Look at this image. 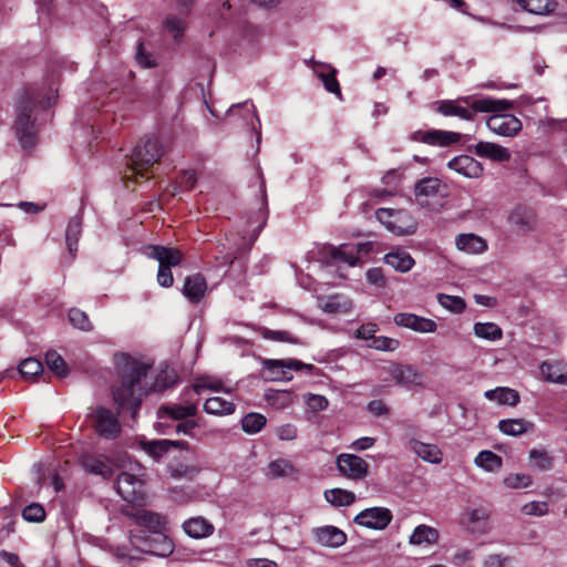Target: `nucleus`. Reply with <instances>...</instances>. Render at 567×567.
<instances>
[{
    "label": "nucleus",
    "mask_w": 567,
    "mask_h": 567,
    "mask_svg": "<svg viewBox=\"0 0 567 567\" xmlns=\"http://www.w3.org/2000/svg\"><path fill=\"white\" fill-rule=\"evenodd\" d=\"M437 301L443 308L455 313H461L465 309V301L457 296L439 293Z\"/></svg>",
    "instance_id": "nucleus-50"
},
{
    "label": "nucleus",
    "mask_w": 567,
    "mask_h": 567,
    "mask_svg": "<svg viewBox=\"0 0 567 567\" xmlns=\"http://www.w3.org/2000/svg\"><path fill=\"white\" fill-rule=\"evenodd\" d=\"M476 466L486 472H496L502 467V457L492 451H481L474 460Z\"/></svg>",
    "instance_id": "nucleus-43"
},
{
    "label": "nucleus",
    "mask_w": 567,
    "mask_h": 567,
    "mask_svg": "<svg viewBox=\"0 0 567 567\" xmlns=\"http://www.w3.org/2000/svg\"><path fill=\"white\" fill-rule=\"evenodd\" d=\"M177 381V375L174 370H163L155 379L152 384L153 391H163L172 385H174Z\"/></svg>",
    "instance_id": "nucleus-53"
},
{
    "label": "nucleus",
    "mask_w": 567,
    "mask_h": 567,
    "mask_svg": "<svg viewBox=\"0 0 567 567\" xmlns=\"http://www.w3.org/2000/svg\"><path fill=\"white\" fill-rule=\"evenodd\" d=\"M542 377L551 383H567V364L558 361H545L539 367Z\"/></svg>",
    "instance_id": "nucleus-24"
},
{
    "label": "nucleus",
    "mask_w": 567,
    "mask_h": 567,
    "mask_svg": "<svg viewBox=\"0 0 567 567\" xmlns=\"http://www.w3.org/2000/svg\"><path fill=\"white\" fill-rule=\"evenodd\" d=\"M164 24L166 30L172 33L175 39H178L184 33L185 22L182 19L167 17Z\"/></svg>",
    "instance_id": "nucleus-60"
},
{
    "label": "nucleus",
    "mask_w": 567,
    "mask_h": 567,
    "mask_svg": "<svg viewBox=\"0 0 567 567\" xmlns=\"http://www.w3.org/2000/svg\"><path fill=\"white\" fill-rule=\"evenodd\" d=\"M315 72L323 82L326 90L341 99L340 85L336 79L337 70L327 64H317Z\"/></svg>",
    "instance_id": "nucleus-31"
},
{
    "label": "nucleus",
    "mask_w": 567,
    "mask_h": 567,
    "mask_svg": "<svg viewBox=\"0 0 567 567\" xmlns=\"http://www.w3.org/2000/svg\"><path fill=\"white\" fill-rule=\"evenodd\" d=\"M353 520L365 528L382 530L391 523L392 513L385 507H371L360 512Z\"/></svg>",
    "instance_id": "nucleus-11"
},
{
    "label": "nucleus",
    "mask_w": 567,
    "mask_h": 567,
    "mask_svg": "<svg viewBox=\"0 0 567 567\" xmlns=\"http://www.w3.org/2000/svg\"><path fill=\"white\" fill-rule=\"evenodd\" d=\"M163 155L162 145L156 137H146L134 148L130 165L124 172V179L136 182L145 177L148 169L158 162Z\"/></svg>",
    "instance_id": "nucleus-3"
},
{
    "label": "nucleus",
    "mask_w": 567,
    "mask_h": 567,
    "mask_svg": "<svg viewBox=\"0 0 567 567\" xmlns=\"http://www.w3.org/2000/svg\"><path fill=\"white\" fill-rule=\"evenodd\" d=\"M509 557L501 554H492L483 560V567H511Z\"/></svg>",
    "instance_id": "nucleus-63"
},
{
    "label": "nucleus",
    "mask_w": 567,
    "mask_h": 567,
    "mask_svg": "<svg viewBox=\"0 0 567 567\" xmlns=\"http://www.w3.org/2000/svg\"><path fill=\"white\" fill-rule=\"evenodd\" d=\"M437 539V530L426 525L417 526L410 536V543L413 545H433Z\"/></svg>",
    "instance_id": "nucleus-40"
},
{
    "label": "nucleus",
    "mask_w": 567,
    "mask_h": 567,
    "mask_svg": "<svg viewBox=\"0 0 567 567\" xmlns=\"http://www.w3.org/2000/svg\"><path fill=\"white\" fill-rule=\"evenodd\" d=\"M528 460L530 467L538 472H548L555 464L554 456L545 449H532L528 452Z\"/></svg>",
    "instance_id": "nucleus-30"
},
{
    "label": "nucleus",
    "mask_w": 567,
    "mask_h": 567,
    "mask_svg": "<svg viewBox=\"0 0 567 567\" xmlns=\"http://www.w3.org/2000/svg\"><path fill=\"white\" fill-rule=\"evenodd\" d=\"M503 483L507 488H526L533 484V478L525 473H512L503 480Z\"/></svg>",
    "instance_id": "nucleus-52"
},
{
    "label": "nucleus",
    "mask_w": 567,
    "mask_h": 567,
    "mask_svg": "<svg viewBox=\"0 0 567 567\" xmlns=\"http://www.w3.org/2000/svg\"><path fill=\"white\" fill-rule=\"evenodd\" d=\"M509 224L520 234H527L536 227V215L525 207H516L508 216Z\"/></svg>",
    "instance_id": "nucleus-21"
},
{
    "label": "nucleus",
    "mask_w": 567,
    "mask_h": 567,
    "mask_svg": "<svg viewBox=\"0 0 567 567\" xmlns=\"http://www.w3.org/2000/svg\"><path fill=\"white\" fill-rule=\"evenodd\" d=\"M234 410V403L220 396H212L204 403V411L213 415H228L231 414Z\"/></svg>",
    "instance_id": "nucleus-39"
},
{
    "label": "nucleus",
    "mask_w": 567,
    "mask_h": 567,
    "mask_svg": "<svg viewBox=\"0 0 567 567\" xmlns=\"http://www.w3.org/2000/svg\"><path fill=\"white\" fill-rule=\"evenodd\" d=\"M259 333L264 339H267V340H271V341H276V342L297 343V340L287 331L260 328Z\"/></svg>",
    "instance_id": "nucleus-54"
},
{
    "label": "nucleus",
    "mask_w": 567,
    "mask_h": 567,
    "mask_svg": "<svg viewBox=\"0 0 567 567\" xmlns=\"http://www.w3.org/2000/svg\"><path fill=\"white\" fill-rule=\"evenodd\" d=\"M267 419L260 413H248L241 420V429L248 434H256L266 425Z\"/></svg>",
    "instance_id": "nucleus-46"
},
{
    "label": "nucleus",
    "mask_w": 567,
    "mask_h": 567,
    "mask_svg": "<svg viewBox=\"0 0 567 567\" xmlns=\"http://www.w3.org/2000/svg\"><path fill=\"white\" fill-rule=\"evenodd\" d=\"M80 465L86 473L99 475L103 480H110L114 474L111 460L104 455L84 454L80 458Z\"/></svg>",
    "instance_id": "nucleus-14"
},
{
    "label": "nucleus",
    "mask_w": 567,
    "mask_h": 567,
    "mask_svg": "<svg viewBox=\"0 0 567 567\" xmlns=\"http://www.w3.org/2000/svg\"><path fill=\"white\" fill-rule=\"evenodd\" d=\"M297 470L293 464L284 458L271 461L266 468V476L268 478H281L296 474Z\"/></svg>",
    "instance_id": "nucleus-37"
},
{
    "label": "nucleus",
    "mask_w": 567,
    "mask_h": 567,
    "mask_svg": "<svg viewBox=\"0 0 567 567\" xmlns=\"http://www.w3.org/2000/svg\"><path fill=\"white\" fill-rule=\"evenodd\" d=\"M484 395L487 400L495 401L503 405L514 406L519 402L518 392L509 388H496L493 390H487Z\"/></svg>",
    "instance_id": "nucleus-34"
},
{
    "label": "nucleus",
    "mask_w": 567,
    "mask_h": 567,
    "mask_svg": "<svg viewBox=\"0 0 567 567\" xmlns=\"http://www.w3.org/2000/svg\"><path fill=\"white\" fill-rule=\"evenodd\" d=\"M473 332L477 338L487 341H497L503 337L501 327L494 322H476Z\"/></svg>",
    "instance_id": "nucleus-42"
},
{
    "label": "nucleus",
    "mask_w": 567,
    "mask_h": 567,
    "mask_svg": "<svg viewBox=\"0 0 567 567\" xmlns=\"http://www.w3.org/2000/svg\"><path fill=\"white\" fill-rule=\"evenodd\" d=\"M446 186L439 178L425 177L415 185V199L422 207L437 210L443 206Z\"/></svg>",
    "instance_id": "nucleus-8"
},
{
    "label": "nucleus",
    "mask_w": 567,
    "mask_h": 567,
    "mask_svg": "<svg viewBox=\"0 0 567 567\" xmlns=\"http://www.w3.org/2000/svg\"><path fill=\"white\" fill-rule=\"evenodd\" d=\"M391 377L396 384L412 385L421 382V374L410 365H394L391 369Z\"/></svg>",
    "instance_id": "nucleus-32"
},
{
    "label": "nucleus",
    "mask_w": 567,
    "mask_h": 567,
    "mask_svg": "<svg viewBox=\"0 0 567 567\" xmlns=\"http://www.w3.org/2000/svg\"><path fill=\"white\" fill-rule=\"evenodd\" d=\"M82 230V223L79 217H73L66 227L65 237L70 254L74 257L78 250V241Z\"/></svg>",
    "instance_id": "nucleus-45"
},
{
    "label": "nucleus",
    "mask_w": 567,
    "mask_h": 567,
    "mask_svg": "<svg viewBox=\"0 0 567 567\" xmlns=\"http://www.w3.org/2000/svg\"><path fill=\"white\" fill-rule=\"evenodd\" d=\"M91 417L95 432L105 439H115L121 432L118 417L104 406L92 409Z\"/></svg>",
    "instance_id": "nucleus-9"
},
{
    "label": "nucleus",
    "mask_w": 567,
    "mask_h": 567,
    "mask_svg": "<svg viewBox=\"0 0 567 567\" xmlns=\"http://www.w3.org/2000/svg\"><path fill=\"white\" fill-rule=\"evenodd\" d=\"M143 468L138 464H130L128 471H122L116 480V492L127 503L144 501Z\"/></svg>",
    "instance_id": "nucleus-6"
},
{
    "label": "nucleus",
    "mask_w": 567,
    "mask_h": 567,
    "mask_svg": "<svg viewBox=\"0 0 567 567\" xmlns=\"http://www.w3.org/2000/svg\"><path fill=\"white\" fill-rule=\"evenodd\" d=\"M384 262L399 272H408L415 264L412 256L408 251L401 249L388 252L384 256Z\"/></svg>",
    "instance_id": "nucleus-28"
},
{
    "label": "nucleus",
    "mask_w": 567,
    "mask_h": 567,
    "mask_svg": "<svg viewBox=\"0 0 567 567\" xmlns=\"http://www.w3.org/2000/svg\"><path fill=\"white\" fill-rule=\"evenodd\" d=\"M183 529L189 537L198 539L210 536L215 528L207 519L198 516L184 522Z\"/></svg>",
    "instance_id": "nucleus-26"
},
{
    "label": "nucleus",
    "mask_w": 567,
    "mask_h": 567,
    "mask_svg": "<svg viewBox=\"0 0 567 567\" xmlns=\"http://www.w3.org/2000/svg\"><path fill=\"white\" fill-rule=\"evenodd\" d=\"M474 153L494 162H508L511 159V152L506 147L491 142H478L474 146Z\"/></svg>",
    "instance_id": "nucleus-23"
},
{
    "label": "nucleus",
    "mask_w": 567,
    "mask_h": 567,
    "mask_svg": "<svg viewBox=\"0 0 567 567\" xmlns=\"http://www.w3.org/2000/svg\"><path fill=\"white\" fill-rule=\"evenodd\" d=\"M527 12L538 16H548L555 11L557 3L555 0H516Z\"/></svg>",
    "instance_id": "nucleus-38"
},
{
    "label": "nucleus",
    "mask_w": 567,
    "mask_h": 567,
    "mask_svg": "<svg viewBox=\"0 0 567 567\" xmlns=\"http://www.w3.org/2000/svg\"><path fill=\"white\" fill-rule=\"evenodd\" d=\"M115 361L120 370V382L113 389L114 401L120 408L127 409L135 415L142 396L147 392L145 379L150 365L126 354H117Z\"/></svg>",
    "instance_id": "nucleus-1"
},
{
    "label": "nucleus",
    "mask_w": 567,
    "mask_h": 567,
    "mask_svg": "<svg viewBox=\"0 0 567 567\" xmlns=\"http://www.w3.org/2000/svg\"><path fill=\"white\" fill-rule=\"evenodd\" d=\"M455 246L460 251L467 255H481L488 248L486 239L473 233L457 235Z\"/></svg>",
    "instance_id": "nucleus-19"
},
{
    "label": "nucleus",
    "mask_w": 567,
    "mask_h": 567,
    "mask_svg": "<svg viewBox=\"0 0 567 567\" xmlns=\"http://www.w3.org/2000/svg\"><path fill=\"white\" fill-rule=\"evenodd\" d=\"M412 140L429 145L449 146L461 140V134L450 131H416L412 134Z\"/></svg>",
    "instance_id": "nucleus-15"
},
{
    "label": "nucleus",
    "mask_w": 567,
    "mask_h": 567,
    "mask_svg": "<svg viewBox=\"0 0 567 567\" xmlns=\"http://www.w3.org/2000/svg\"><path fill=\"white\" fill-rule=\"evenodd\" d=\"M368 411L375 416H385L390 414L389 406L381 400H373L368 404Z\"/></svg>",
    "instance_id": "nucleus-64"
},
{
    "label": "nucleus",
    "mask_w": 567,
    "mask_h": 567,
    "mask_svg": "<svg viewBox=\"0 0 567 567\" xmlns=\"http://www.w3.org/2000/svg\"><path fill=\"white\" fill-rule=\"evenodd\" d=\"M352 301L344 296H332L322 305L321 309L328 313H348L352 310Z\"/></svg>",
    "instance_id": "nucleus-41"
},
{
    "label": "nucleus",
    "mask_w": 567,
    "mask_h": 567,
    "mask_svg": "<svg viewBox=\"0 0 567 567\" xmlns=\"http://www.w3.org/2000/svg\"><path fill=\"white\" fill-rule=\"evenodd\" d=\"M503 112H493L494 114L487 117V128L499 136L512 137L517 135L522 130L520 120L513 114Z\"/></svg>",
    "instance_id": "nucleus-10"
},
{
    "label": "nucleus",
    "mask_w": 567,
    "mask_h": 567,
    "mask_svg": "<svg viewBox=\"0 0 567 567\" xmlns=\"http://www.w3.org/2000/svg\"><path fill=\"white\" fill-rule=\"evenodd\" d=\"M324 498L333 506H349L355 501L354 493L342 489L332 488L324 492Z\"/></svg>",
    "instance_id": "nucleus-44"
},
{
    "label": "nucleus",
    "mask_w": 567,
    "mask_h": 567,
    "mask_svg": "<svg viewBox=\"0 0 567 567\" xmlns=\"http://www.w3.org/2000/svg\"><path fill=\"white\" fill-rule=\"evenodd\" d=\"M512 103L506 100L482 97L473 100L471 96L457 100H443L437 103V112L444 116H456L472 121L475 113L507 111Z\"/></svg>",
    "instance_id": "nucleus-2"
},
{
    "label": "nucleus",
    "mask_w": 567,
    "mask_h": 567,
    "mask_svg": "<svg viewBox=\"0 0 567 567\" xmlns=\"http://www.w3.org/2000/svg\"><path fill=\"white\" fill-rule=\"evenodd\" d=\"M266 398L269 404L276 409H285L293 402L292 393L287 390L270 391Z\"/></svg>",
    "instance_id": "nucleus-47"
},
{
    "label": "nucleus",
    "mask_w": 567,
    "mask_h": 567,
    "mask_svg": "<svg viewBox=\"0 0 567 567\" xmlns=\"http://www.w3.org/2000/svg\"><path fill=\"white\" fill-rule=\"evenodd\" d=\"M221 385L223 384L219 380L213 379L210 377H202L197 379V381L193 384V390L199 394L205 390L220 391Z\"/></svg>",
    "instance_id": "nucleus-55"
},
{
    "label": "nucleus",
    "mask_w": 567,
    "mask_h": 567,
    "mask_svg": "<svg viewBox=\"0 0 567 567\" xmlns=\"http://www.w3.org/2000/svg\"><path fill=\"white\" fill-rule=\"evenodd\" d=\"M45 363L48 368L60 378L68 374V367L63 358L55 351H48L45 354Z\"/></svg>",
    "instance_id": "nucleus-48"
},
{
    "label": "nucleus",
    "mask_w": 567,
    "mask_h": 567,
    "mask_svg": "<svg viewBox=\"0 0 567 567\" xmlns=\"http://www.w3.org/2000/svg\"><path fill=\"white\" fill-rule=\"evenodd\" d=\"M197 412L196 404H169L163 405L157 410V416L159 419L171 417L173 420H184L188 416L195 415Z\"/></svg>",
    "instance_id": "nucleus-29"
},
{
    "label": "nucleus",
    "mask_w": 567,
    "mask_h": 567,
    "mask_svg": "<svg viewBox=\"0 0 567 567\" xmlns=\"http://www.w3.org/2000/svg\"><path fill=\"white\" fill-rule=\"evenodd\" d=\"M69 320L74 328L82 331H91L93 329V324L90 321L89 316L80 309H71L69 311Z\"/></svg>",
    "instance_id": "nucleus-51"
},
{
    "label": "nucleus",
    "mask_w": 567,
    "mask_h": 567,
    "mask_svg": "<svg viewBox=\"0 0 567 567\" xmlns=\"http://www.w3.org/2000/svg\"><path fill=\"white\" fill-rule=\"evenodd\" d=\"M375 217L389 231L396 236L412 235L416 230V223L404 209L379 208L375 212Z\"/></svg>",
    "instance_id": "nucleus-7"
},
{
    "label": "nucleus",
    "mask_w": 567,
    "mask_h": 567,
    "mask_svg": "<svg viewBox=\"0 0 567 567\" xmlns=\"http://www.w3.org/2000/svg\"><path fill=\"white\" fill-rule=\"evenodd\" d=\"M489 511L484 507L473 508L466 513L468 523L474 526L486 522L489 518Z\"/></svg>",
    "instance_id": "nucleus-61"
},
{
    "label": "nucleus",
    "mask_w": 567,
    "mask_h": 567,
    "mask_svg": "<svg viewBox=\"0 0 567 567\" xmlns=\"http://www.w3.org/2000/svg\"><path fill=\"white\" fill-rule=\"evenodd\" d=\"M522 513L528 516L542 517L548 513V503L533 501L522 506Z\"/></svg>",
    "instance_id": "nucleus-56"
},
{
    "label": "nucleus",
    "mask_w": 567,
    "mask_h": 567,
    "mask_svg": "<svg viewBox=\"0 0 567 567\" xmlns=\"http://www.w3.org/2000/svg\"><path fill=\"white\" fill-rule=\"evenodd\" d=\"M22 516L28 522L40 523L45 518V511L40 504H30L22 511Z\"/></svg>",
    "instance_id": "nucleus-57"
},
{
    "label": "nucleus",
    "mask_w": 567,
    "mask_h": 567,
    "mask_svg": "<svg viewBox=\"0 0 567 567\" xmlns=\"http://www.w3.org/2000/svg\"><path fill=\"white\" fill-rule=\"evenodd\" d=\"M264 367L269 370L272 374H276L278 378L279 375L281 378H285L287 380L291 379V375L286 377L287 372L290 370L299 371L301 369H309L312 370V364H306L299 360L296 359H285V360H265Z\"/></svg>",
    "instance_id": "nucleus-20"
},
{
    "label": "nucleus",
    "mask_w": 567,
    "mask_h": 567,
    "mask_svg": "<svg viewBox=\"0 0 567 567\" xmlns=\"http://www.w3.org/2000/svg\"><path fill=\"white\" fill-rule=\"evenodd\" d=\"M130 517L140 526L147 528L152 534L164 532L167 520L158 513L146 509H136L130 514Z\"/></svg>",
    "instance_id": "nucleus-18"
},
{
    "label": "nucleus",
    "mask_w": 567,
    "mask_h": 567,
    "mask_svg": "<svg viewBox=\"0 0 567 567\" xmlns=\"http://www.w3.org/2000/svg\"><path fill=\"white\" fill-rule=\"evenodd\" d=\"M37 105L38 101L33 92H25L17 103L14 131L23 147H30L35 143L38 128L34 111Z\"/></svg>",
    "instance_id": "nucleus-4"
},
{
    "label": "nucleus",
    "mask_w": 567,
    "mask_h": 567,
    "mask_svg": "<svg viewBox=\"0 0 567 567\" xmlns=\"http://www.w3.org/2000/svg\"><path fill=\"white\" fill-rule=\"evenodd\" d=\"M372 250V243H361L357 245H342L340 247H332L330 256L334 260H341L349 266H357L361 262V258L367 256Z\"/></svg>",
    "instance_id": "nucleus-13"
},
{
    "label": "nucleus",
    "mask_w": 567,
    "mask_h": 567,
    "mask_svg": "<svg viewBox=\"0 0 567 567\" xmlns=\"http://www.w3.org/2000/svg\"><path fill=\"white\" fill-rule=\"evenodd\" d=\"M186 449L188 444L184 441L155 440L143 443V449L153 457L158 458L169 451L171 447Z\"/></svg>",
    "instance_id": "nucleus-33"
},
{
    "label": "nucleus",
    "mask_w": 567,
    "mask_h": 567,
    "mask_svg": "<svg viewBox=\"0 0 567 567\" xmlns=\"http://www.w3.org/2000/svg\"><path fill=\"white\" fill-rule=\"evenodd\" d=\"M409 446L424 462L439 464L442 461V451L435 444L424 443L419 440H410Z\"/></svg>",
    "instance_id": "nucleus-25"
},
{
    "label": "nucleus",
    "mask_w": 567,
    "mask_h": 567,
    "mask_svg": "<svg viewBox=\"0 0 567 567\" xmlns=\"http://www.w3.org/2000/svg\"><path fill=\"white\" fill-rule=\"evenodd\" d=\"M207 289V284L205 278L199 275L188 276L185 279L183 293L186 298H188L192 302H198L204 297Z\"/></svg>",
    "instance_id": "nucleus-27"
},
{
    "label": "nucleus",
    "mask_w": 567,
    "mask_h": 567,
    "mask_svg": "<svg viewBox=\"0 0 567 567\" xmlns=\"http://www.w3.org/2000/svg\"><path fill=\"white\" fill-rule=\"evenodd\" d=\"M337 466L342 475L353 481L364 478L369 471V465L362 457L348 453L337 457Z\"/></svg>",
    "instance_id": "nucleus-12"
},
{
    "label": "nucleus",
    "mask_w": 567,
    "mask_h": 567,
    "mask_svg": "<svg viewBox=\"0 0 567 567\" xmlns=\"http://www.w3.org/2000/svg\"><path fill=\"white\" fill-rule=\"evenodd\" d=\"M276 435L281 441H293L297 439L298 430L293 424L287 423L276 429Z\"/></svg>",
    "instance_id": "nucleus-62"
},
{
    "label": "nucleus",
    "mask_w": 567,
    "mask_h": 567,
    "mask_svg": "<svg viewBox=\"0 0 567 567\" xmlns=\"http://www.w3.org/2000/svg\"><path fill=\"white\" fill-rule=\"evenodd\" d=\"M371 347L381 351H394L399 347V341L388 337H377L373 338Z\"/></svg>",
    "instance_id": "nucleus-59"
},
{
    "label": "nucleus",
    "mask_w": 567,
    "mask_h": 567,
    "mask_svg": "<svg viewBox=\"0 0 567 567\" xmlns=\"http://www.w3.org/2000/svg\"><path fill=\"white\" fill-rule=\"evenodd\" d=\"M305 400H306V404L307 406L312 411V412H319V411H322L324 410L327 406H328V400L326 396L323 395H320V394H312V393H308L306 396H305Z\"/></svg>",
    "instance_id": "nucleus-58"
},
{
    "label": "nucleus",
    "mask_w": 567,
    "mask_h": 567,
    "mask_svg": "<svg viewBox=\"0 0 567 567\" xmlns=\"http://www.w3.org/2000/svg\"><path fill=\"white\" fill-rule=\"evenodd\" d=\"M144 255L158 261L157 282L164 288L173 285L174 278L171 267L178 266L183 254L173 247L150 245L144 248Z\"/></svg>",
    "instance_id": "nucleus-5"
},
{
    "label": "nucleus",
    "mask_w": 567,
    "mask_h": 567,
    "mask_svg": "<svg viewBox=\"0 0 567 567\" xmlns=\"http://www.w3.org/2000/svg\"><path fill=\"white\" fill-rule=\"evenodd\" d=\"M394 322L400 327H404L420 333H433L437 329V324L434 320L408 312L395 315Z\"/></svg>",
    "instance_id": "nucleus-16"
},
{
    "label": "nucleus",
    "mask_w": 567,
    "mask_h": 567,
    "mask_svg": "<svg viewBox=\"0 0 567 567\" xmlns=\"http://www.w3.org/2000/svg\"><path fill=\"white\" fill-rule=\"evenodd\" d=\"M42 371V363L34 358H27L19 364V372L25 379L34 380Z\"/></svg>",
    "instance_id": "nucleus-49"
},
{
    "label": "nucleus",
    "mask_w": 567,
    "mask_h": 567,
    "mask_svg": "<svg viewBox=\"0 0 567 567\" xmlns=\"http://www.w3.org/2000/svg\"><path fill=\"white\" fill-rule=\"evenodd\" d=\"M147 551L156 556L166 557L174 550L173 542L163 532L153 534L148 540Z\"/></svg>",
    "instance_id": "nucleus-36"
},
{
    "label": "nucleus",
    "mask_w": 567,
    "mask_h": 567,
    "mask_svg": "<svg viewBox=\"0 0 567 567\" xmlns=\"http://www.w3.org/2000/svg\"><path fill=\"white\" fill-rule=\"evenodd\" d=\"M447 167L467 178H480L483 165L470 155H460L447 163Z\"/></svg>",
    "instance_id": "nucleus-17"
},
{
    "label": "nucleus",
    "mask_w": 567,
    "mask_h": 567,
    "mask_svg": "<svg viewBox=\"0 0 567 567\" xmlns=\"http://www.w3.org/2000/svg\"><path fill=\"white\" fill-rule=\"evenodd\" d=\"M315 539L324 547L337 548L347 542L344 532L334 526H324L313 530Z\"/></svg>",
    "instance_id": "nucleus-22"
},
{
    "label": "nucleus",
    "mask_w": 567,
    "mask_h": 567,
    "mask_svg": "<svg viewBox=\"0 0 567 567\" xmlns=\"http://www.w3.org/2000/svg\"><path fill=\"white\" fill-rule=\"evenodd\" d=\"M534 424L525 419H507L498 422V430L511 436H518L532 430Z\"/></svg>",
    "instance_id": "nucleus-35"
}]
</instances>
